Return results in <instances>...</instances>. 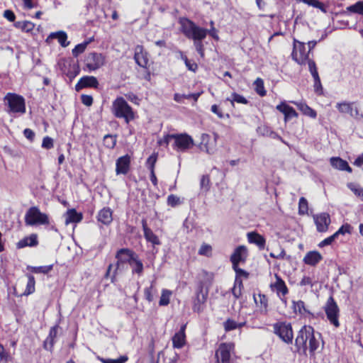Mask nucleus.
Here are the masks:
<instances>
[{
	"instance_id": "c9c22d12",
	"label": "nucleus",
	"mask_w": 363,
	"mask_h": 363,
	"mask_svg": "<svg viewBox=\"0 0 363 363\" xmlns=\"http://www.w3.org/2000/svg\"><path fill=\"white\" fill-rule=\"evenodd\" d=\"M227 100L230 101L233 106H234L235 102L241 104H248L250 103V101L244 96L237 92H233L231 94L230 98H227Z\"/></svg>"
},
{
	"instance_id": "f257e3e1",
	"label": "nucleus",
	"mask_w": 363,
	"mask_h": 363,
	"mask_svg": "<svg viewBox=\"0 0 363 363\" xmlns=\"http://www.w3.org/2000/svg\"><path fill=\"white\" fill-rule=\"evenodd\" d=\"M210 135L206 133H203L201 136V142L196 145L194 143L193 138L188 133H165L162 138L157 140V144L160 147H167L172 143V147L174 150L177 152H186L195 148L201 152L210 153L208 144L210 140Z\"/></svg>"
},
{
	"instance_id": "4468645a",
	"label": "nucleus",
	"mask_w": 363,
	"mask_h": 363,
	"mask_svg": "<svg viewBox=\"0 0 363 363\" xmlns=\"http://www.w3.org/2000/svg\"><path fill=\"white\" fill-rule=\"evenodd\" d=\"M99 86L98 79L94 76L85 75L82 77L75 84L74 89L79 92L85 88L96 89Z\"/></svg>"
},
{
	"instance_id": "37998d69",
	"label": "nucleus",
	"mask_w": 363,
	"mask_h": 363,
	"mask_svg": "<svg viewBox=\"0 0 363 363\" xmlns=\"http://www.w3.org/2000/svg\"><path fill=\"white\" fill-rule=\"evenodd\" d=\"M28 283L26 285V289L23 293L25 295H29L33 294L35 291V278L33 275L28 274Z\"/></svg>"
},
{
	"instance_id": "6ab92c4d",
	"label": "nucleus",
	"mask_w": 363,
	"mask_h": 363,
	"mask_svg": "<svg viewBox=\"0 0 363 363\" xmlns=\"http://www.w3.org/2000/svg\"><path fill=\"white\" fill-rule=\"evenodd\" d=\"M134 60L135 63L140 67L145 68L148 63L147 53L143 52L142 45H137L135 49Z\"/></svg>"
},
{
	"instance_id": "7ed1b4c3",
	"label": "nucleus",
	"mask_w": 363,
	"mask_h": 363,
	"mask_svg": "<svg viewBox=\"0 0 363 363\" xmlns=\"http://www.w3.org/2000/svg\"><path fill=\"white\" fill-rule=\"evenodd\" d=\"M111 112L116 118H123L126 123H129L135 118L133 108L123 96H117L113 101Z\"/></svg>"
},
{
	"instance_id": "4be33fe9",
	"label": "nucleus",
	"mask_w": 363,
	"mask_h": 363,
	"mask_svg": "<svg viewBox=\"0 0 363 363\" xmlns=\"http://www.w3.org/2000/svg\"><path fill=\"white\" fill-rule=\"evenodd\" d=\"M292 103L297 106L298 109L301 111L303 115L309 116L311 118H316V111L310 107L306 103L303 101H292Z\"/></svg>"
},
{
	"instance_id": "f8f14e48",
	"label": "nucleus",
	"mask_w": 363,
	"mask_h": 363,
	"mask_svg": "<svg viewBox=\"0 0 363 363\" xmlns=\"http://www.w3.org/2000/svg\"><path fill=\"white\" fill-rule=\"evenodd\" d=\"M234 349L233 343H221L216 352L218 363H230V353Z\"/></svg>"
},
{
	"instance_id": "79ce46f5",
	"label": "nucleus",
	"mask_w": 363,
	"mask_h": 363,
	"mask_svg": "<svg viewBox=\"0 0 363 363\" xmlns=\"http://www.w3.org/2000/svg\"><path fill=\"white\" fill-rule=\"evenodd\" d=\"M132 263L133 264L131 266L133 267V273H136L140 275L143 271V264L142 262L138 259L137 255H135L133 259Z\"/></svg>"
},
{
	"instance_id": "9d476101",
	"label": "nucleus",
	"mask_w": 363,
	"mask_h": 363,
	"mask_svg": "<svg viewBox=\"0 0 363 363\" xmlns=\"http://www.w3.org/2000/svg\"><path fill=\"white\" fill-rule=\"evenodd\" d=\"M186 24H189L196 32L198 33L200 38H206L209 35L216 41L219 40L218 30L216 28H210L209 29L198 26L195 22L187 17H180Z\"/></svg>"
},
{
	"instance_id": "e2e57ef3",
	"label": "nucleus",
	"mask_w": 363,
	"mask_h": 363,
	"mask_svg": "<svg viewBox=\"0 0 363 363\" xmlns=\"http://www.w3.org/2000/svg\"><path fill=\"white\" fill-rule=\"evenodd\" d=\"M349 187L356 196L360 197L363 201V189L361 186L351 184Z\"/></svg>"
},
{
	"instance_id": "0eeeda50",
	"label": "nucleus",
	"mask_w": 363,
	"mask_h": 363,
	"mask_svg": "<svg viewBox=\"0 0 363 363\" xmlns=\"http://www.w3.org/2000/svg\"><path fill=\"white\" fill-rule=\"evenodd\" d=\"M84 71L91 72L99 69L105 64V57L101 53L91 52L84 58Z\"/></svg>"
},
{
	"instance_id": "680f3d73",
	"label": "nucleus",
	"mask_w": 363,
	"mask_h": 363,
	"mask_svg": "<svg viewBox=\"0 0 363 363\" xmlns=\"http://www.w3.org/2000/svg\"><path fill=\"white\" fill-rule=\"evenodd\" d=\"M351 225L349 224L342 225L333 235L337 238L340 235H345L346 233H350Z\"/></svg>"
},
{
	"instance_id": "a18cd8bd",
	"label": "nucleus",
	"mask_w": 363,
	"mask_h": 363,
	"mask_svg": "<svg viewBox=\"0 0 363 363\" xmlns=\"http://www.w3.org/2000/svg\"><path fill=\"white\" fill-rule=\"evenodd\" d=\"M57 33L59 35L57 36V40L59 44L62 48L67 47L69 45L70 42L67 41L68 37L67 33L64 30H58Z\"/></svg>"
},
{
	"instance_id": "f03ea898",
	"label": "nucleus",
	"mask_w": 363,
	"mask_h": 363,
	"mask_svg": "<svg viewBox=\"0 0 363 363\" xmlns=\"http://www.w3.org/2000/svg\"><path fill=\"white\" fill-rule=\"evenodd\" d=\"M317 336L320 337V334L319 333L315 334L313 327L309 325L303 326L298 331L296 337V350L294 352L306 354L308 349L310 353L313 354L319 346V341Z\"/></svg>"
},
{
	"instance_id": "13d9d810",
	"label": "nucleus",
	"mask_w": 363,
	"mask_h": 363,
	"mask_svg": "<svg viewBox=\"0 0 363 363\" xmlns=\"http://www.w3.org/2000/svg\"><path fill=\"white\" fill-rule=\"evenodd\" d=\"M53 139L51 137L47 135L43 138L41 146L45 150H50L53 147Z\"/></svg>"
},
{
	"instance_id": "58836bf2",
	"label": "nucleus",
	"mask_w": 363,
	"mask_h": 363,
	"mask_svg": "<svg viewBox=\"0 0 363 363\" xmlns=\"http://www.w3.org/2000/svg\"><path fill=\"white\" fill-rule=\"evenodd\" d=\"M81 72V69L79 65L78 61L72 65V67L69 68V69L66 73L67 77L69 78V82H72V80L79 74Z\"/></svg>"
},
{
	"instance_id": "a19ab883",
	"label": "nucleus",
	"mask_w": 363,
	"mask_h": 363,
	"mask_svg": "<svg viewBox=\"0 0 363 363\" xmlns=\"http://www.w3.org/2000/svg\"><path fill=\"white\" fill-rule=\"evenodd\" d=\"M104 145L108 149H113L116 144V136L107 134L104 137Z\"/></svg>"
},
{
	"instance_id": "dca6fc26",
	"label": "nucleus",
	"mask_w": 363,
	"mask_h": 363,
	"mask_svg": "<svg viewBox=\"0 0 363 363\" xmlns=\"http://www.w3.org/2000/svg\"><path fill=\"white\" fill-rule=\"evenodd\" d=\"M276 109L281 113L284 116V121L287 122L294 117H298V114L295 108L287 104L286 101H282L276 106Z\"/></svg>"
},
{
	"instance_id": "4d7b16f0",
	"label": "nucleus",
	"mask_w": 363,
	"mask_h": 363,
	"mask_svg": "<svg viewBox=\"0 0 363 363\" xmlns=\"http://www.w3.org/2000/svg\"><path fill=\"white\" fill-rule=\"evenodd\" d=\"M181 203L180 198L176 195L170 194L167 197V204L172 207H175Z\"/></svg>"
},
{
	"instance_id": "8fccbe9b",
	"label": "nucleus",
	"mask_w": 363,
	"mask_h": 363,
	"mask_svg": "<svg viewBox=\"0 0 363 363\" xmlns=\"http://www.w3.org/2000/svg\"><path fill=\"white\" fill-rule=\"evenodd\" d=\"M308 201L304 197H301L298 202V213L300 215H305L308 213Z\"/></svg>"
},
{
	"instance_id": "39448f33",
	"label": "nucleus",
	"mask_w": 363,
	"mask_h": 363,
	"mask_svg": "<svg viewBox=\"0 0 363 363\" xmlns=\"http://www.w3.org/2000/svg\"><path fill=\"white\" fill-rule=\"evenodd\" d=\"M4 100L7 106L8 113L21 114L26 113V100L21 95L9 92L4 96Z\"/></svg>"
},
{
	"instance_id": "2eb2a0df",
	"label": "nucleus",
	"mask_w": 363,
	"mask_h": 363,
	"mask_svg": "<svg viewBox=\"0 0 363 363\" xmlns=\"http://www.w3.org/2000/svg\"><path fill=\"white\" fill-rule=\"evenodd\" d=\"M313 220L316 225V229L320 233L326 232L330 224V217L327 213H321L313 215Z\"/></svg>"
},
{
	"instance_id": "69168bd1",
	"label": "nucleus",
	"mask_w": 363,
	"mask_h": 363,
	"mask_svg": "<svg viewBox=\"0 0 363 363\" xmlns=\"http://www.w3.org/2000/svg\"><path fill=\"white\" fill-rule=\"evenodd\" d=\"M125 96L128 101L133 103L134 104H136V105L140 104V99H139L138 95H136L133 92H128L125 94Z\"/></svg>"
},
{
	"instance_id": "c85d7f7f",
	"label": "nucleus",
	"mask_w": 363,
	"mask_h": 363,
	"mask_svg": "<svg viewBox=\"0 0 363 363\" xmlns=\"http://www.w3.org/2000/svg\"><path fill=\"white\" fill-rule=\"evenodd\" d=\"M130 166V160H116V173L118 174H126Z\"/></svg>"
},
{
	"instance_id": "4c0bfd02",
	"label": "nucleus",
	"mask_w": 363,
	"mask_h": 363,
	"mask_svg": "<svg viewBox=\"0 0 363 363\" xmlns=\"http://www.w3.org/2000/svg\"><path fill=\"white\" fill-rule=\"evenodd\" d=\"M347 11L363 16V1H358L356 3L347 7Z\"/></svg>"
},
{
	"instance_id": "774afa93",
	"label": "nucleus",
	"mask_w": 363,
	"mask_h": 363,
	"mask_svg": "<svg viewBox=\"0 0 363 363\" xmlns=\"http://www.w3.org/2000/svg\"><path fill=\"white\" fill-rule=\"evenodd\" d=\"M184 64H185L186 68L188 69V70H189V71L196 72L198 69V65L195 62L191 61L189 59L184 62Z\"/></svg>"
},
{
	"instance_id": "cd10ccee",
	"label": "nucleus",
	"mask_w": 363,
	"mask_h": 363,
	"mask_svg": "<svg viewBox=\"0 0 363 363\" xmlns=\"http://www.w3.org/2000/svg\"><path fill=\"white\" fill-rule=\"evenodd\" d=\"M247 238L250 243L255 244L259 249L264 248L265 239L261 235L255 232L248 233Z\"/></svg>"
},
{
	"instance_id": "3c124183",
	"label": "nucleus",
	"mask_w": 363,
	"mask_h": 363,
	"mask_svg": "<svg viewBox=\"0 0 363 363\" xmlns=\"http://www.w3.org/2000/svg\"><path fill=\"white\" fill-rule=\"evenodd\" d=\"M157 160H147L148 167L150 169V180L154 186H157V179L155 174L154 168Z\"/></svg>"
},
{
	"instance_id": "5fc2aeb1",
	"label": "nucleus",
	"mask_w": 363,
	"mask_h": 363,
	"mask_svg": "<svg viewBox=\"0 0 363 363\" xmlns=\"http://www.w3.org/2000/svg\"><path fill=\"white\" fill-rule=\"evenodd\" d=\"M31 269L34 273L48 274L52 269V265L33 267Z\"/></svg>"
},
{
	"instance_id": "7c9ffc66",
	"label": "nucleus",
	"mask_w": 363,
	"mask_h": 363,
	"mask_svg": "<svg viewBox=\"0 0 363 363\" xmlns=\"http://www.w3.org/2000/svg\"><path fill=\"white\" fill-rule=\"evenodd\" d=\"M13 26L15 28H19L23 32L26 33L31 32L35 27V24L28 21H16L14 22Z\"/></svg>"
},
{
	"instance_id": "864d4df0",
	"label": "nucleus",
	"mask_w": 363,
	"mask_h": 363,
	"mask_svg": "<svg viewBox=\"0 0 363 363\" xmlns=\"http://www.w3.org/2000/svg\"><path fill=\"white\" fill-rule=\"evenodd\" d=\"M86 49V48L82 43L76 45L72 50L73 57H77L79 55L82 54Z\"/></svg>"
},
{
	"instance_id": "f704fd0d",
	"label": "nucleus",
	"mask_w": 363,
	"mask_h": 363,
	"mask_svg": "<svg viewBox=\"0 0 363 363\" xmlns=\"http://www.w3.org/2000/svg\"><path fill=\"white\" fill-rule=\"evenodd\" d=\"M254 90L259 96H264L267 94V91L264 88V81L262 79L258 77L254 82Z\"/></svg>"
},
{
	"instance_id": "bf43d9fd",
	"label": "nucleus",
	"mask_w": 363,
	"mask_h": 363,
	"mask_svg": "<svg viewBox=\"0 0 363 363\" xmlns=\"http://www.w3.org/2000/svg\"><path fill=\"white\" fill-rule=\"evenodd\" d=\"M23 136L30 143L35 138V133L30 128H26L23 131Z\"/></svg>"
},
{
	"instance_id": "393cba45",
	"label": "nucleus",
	"mask_w": 363,
	"mask_h": 363,
	"mask_svg": "<svg viewBox=\"0 0 363 363\" xmlns=\"http://www.w3.org/2000/svg\"><path fill=\"white\" fill-rule=\"evenodd\" d=\"M185 328L186 325H184L181 327L179 332L175 333L172 337L173 347L175 348H182L185 344Z\"/></svg>"
},
{
	"instance_id": "ea45409f",
	"label": "nucleus",
	"mask_w": 363,
	"mask_h": 363,
	"mask_svg": "<svg viewBox=\"0 0 363 363\" xmlns=\"http://www.w3.org/2000/svg\"><path fill=\"white\" fill-rule=\"evenodd\" d=\"M172 291L168 289H162L159 305L160 306H165L169 303L170 296Z\"/></svg>"
},
{
	"instance_id": "1a4fd4ad",
	"label": "nucleus",
	"mask_w": 363,
	"mask_h": 363,
	"mask_svg": "<svg viewBox=\"0 0 363 363\" xmlns=\"http://www.w3.org/2000/svg\"><path fill=\"white\" fill-rule=\"evenodd\" d=\"M135 255L133 250L128 248H121L118 250L116 255L117 262L112 279L115 277V274L118 270L123 268L124 264L129 263L130 265H132V261Z\"/></svg>"
},
{
	"instance_id": "412c9836",
	"label": "nucleus",
	"mask_w": 363,
	"mask_h": 363,
	"mask_svg": "<svg viewBox=\"0 0 363 363\" xmlns=\"http://www.w3.org/2000/svg\"><path fill=\"white\" fill-rule=\"evenodd\" d=\"M143 230L144 233V237L146 240L150 242L153 247L155 245H160L161 242L159 238L152 232V230L147 227V222L145 220H142Z\"/></svg>"
},
{
	"instance_id": "6e6552de",
	"label": "nucleus",
	"mask_w": 363,
	"mask_h": 363,
	"mask_svg": "<svg viewBox=\"0 0 363 363\" xmlns=\"http://www.w3.org/2000/svg\"><path fill=\"white\" fill-rule=\"evenodd\" d=\"M274 332L280 339L286 344H292L293 330L291 325L286 322H279L274 324Z\"/></svg>"
},
{
	"instance_id": "473e14b6",
	"label": "nucleus",
	"mask_w": 363,
	"mask_h": 363,
	"mask_svg": "<svg viewBox=\"0 0 363 363\" xmlns=\"http://www.w3.org/2000/svg\"><path fill=\"white\" fill-rule=\"evenodd\" d=\"M352 104H353V103L343 101V102L337 103L336 104V108L340 113H349L351 116H353L354 113H353Z\"/></svg>"
},
{
	"instance_id": "a211bd4d",
	"label": "nucleus",
	"mask_w": 363,
	"mask_h": 363,
	"mask_svg": "<svg viewBox=\"0 0 363 363\" xmlns=\"http://www.w3.org/2000/svg\"><path fill=\"white\" fill-rule=\"evenodd\" d=\"M247 257V248L244 245L236 247L230 256V262L233 267L239 265L240 262H245Z\"/></svg>"
},
{
	"instance_id": "f3484780",
	"label": "nucleus",
	"mask_w": 363,
	"mask_h": 363,
	"mask_svg": "<svg viewBox=\"0 0 363 363\" xmlns=\"http://www.w3.org/2000/svg\"><path fill=\"white\" fill-rule=\"evenodd\" d=\"M275 279L276 281L271 284L270 287L273 291H276L277 296L281 298V300L286 303V300L282 298L281 296H286L289 293V289L281 277L275 274Z\"/></svg>"
},
{
	"instance_id": "2f4dec72",
	"label": "nucleus",
	"mask_w": 363,
	"mask_h": 363,
	"mask_svg": "<svg viewBox=\"0 0 363 363\" xmlns=\"http://www.w3.org/2000/svg\"><path fill=\"white\" fill-rule=\"evenodd\" d=\"M211 183L208 174L202 175L200 179V194H206L211 189Z\"/></svg>"
},
{
	"instance_id": "20e7f679",
	"label": "nucleus",
	"mask_w": 363,
	"mask_h": 363,
	"mask_svg": "<svg viewBox=\"0 0 363 363\" xmlns=\"http://www.w3.org/2000/svg\"><path fill=\"white\" fill-rule=\"evenodd\" d=\"M178 23L180 25V32L184 34L188 39L193 40L194 46L195 47L196 52L199 53L201 57L203 58L205 56V48L203 40L205 38H200L199 37L198 33L196 32V30L189 24H186L184 21H183V19L181 18H179Z\"/></svg>"
},
{
	"instance_id": "09e8293b",
	"label": "nucleus",
	"mask_w": 363,
	"mask_h": 363,
	"mask_svg": "<svg viewBox=\"0 0 363 363\" xmlns=\"http://www.w3.org/2000/svg\"><path fill=\"white\" fill-rule=\"evenodd\" d=\"M293 43H295L296 48H297V50H298L301 58H304V57L306 55H310L308 52H306V48L305 43L301 42L294 38Z\"/></svg>"
},
{
	"instance_id": "ddd939ff",
	"label": "nucleus",
	"mask_w": 363,
	"mask_h": 363,
	"mask_svg": "<svg viewBox=\"0 0 363 363\" xmlns=\"http://www.w3.org/2000/svg\"><path fill=\"white\" fill-rule=\"evenodd\" d=\"M208 291H203V286H200L196 291V296L194 300L193 311L198 313L203 312L207 300Z\"/></svg>"
},
{
	"instance_id": "6e6d98bb",
	"label": "nucleus",
	"mask_w": 363,
	"mask_h": 363,
	"mask_svg": "<svg viewBox=\"0 0 363 363\" xmlns=\"http://www.w3.org/2000/svg\"><path fill=\"white\" fill-rule=\"evenodd\" d=\"M314 81V91L318 95H323V87L322 86L321 80L320 77L313 79Z\"/></svg>"
},
{
	"instance_id": "b1692460",
	"label": "nucleus",
	"mask_w": 363,
	"mask_h": 363,
	"mask_svg": "<svg viewBox=\"0 0 363 363\" xmlns=\"http://www.w3.org/2000/svg\"><path fill=\"white\" fill-rule=\"evenodd\" d=\"M66 225L72 223H79L82 220V214L78 213L74 208L69 209L64 215Z\"/></svg>"
},
{
	"instance_id": "de8ad7c7",
	"label": "nucleus",
	"mask_w": 363,
	"mask_h": 363,
	"mask_svg": "<svg viewBox=\"0 0 363 363\" xmlns=\"http://www.w3.org/2000/svg\"><path fill=\"white\" fill-rule=\"evenodd\" d=\"M245 325V323H238L233 320L228 319L224 323V328L226 331H230L238 328H241Z\"/></svg>"
},
{
	"instance_id": "052dcab7",
	"label": "nucleus",
	"mask_w": 363,
	"mask_h": 363,
	"mask_svg": "<svg viewBox=\"0 0 363 363\" xmlns=\"http://www.w3.org/2000/svg\"><path fill=\"white\" fill-rule=\"evenodd\" d=\"M211 111L216 114L219 118H223L225 116H226L228 118H230V115L228 113H226L225 115L222 112L220 107L217 104H213L211 106Z\"/></svg>"
},
{
	"instance_id": "338daca9",
	"label": "nucleus",
	"mask_w": 363,
	"mask_h": 363,
	"mask_svg": "<svg viewBox=\"0 0 363 363\" xmlns=\"http://www.w3.org/2000/svg\"><path fill=\"white\" fill-rule=\"evenodd\" d=\"M3 16L9 22H16V14L11 9H6L3 13Z\"/></svg>"
},
{
	"instance_id": "423d86ee",
	"label": "nucleus",
	"mask_w": 363,
	"mask_h": 363,
	"mask_svg": "<svg viewBox=\"0 0 363 363\" xmlns=\"http://www.w3.org/2000/svg\"><path fill=\"white\" fill-rule=\"evenodd\" d=\"M25 223L27 225H48L49 218L46 213L40 212L36 206L30 207L25 215Z\"/></svg>"
},
{
	"instance_id": "a878e982",
	"label": "nucleus",
	"mask_w": 363,
	"mask_h": 363,
	"mask_svg": "<svg viewBox=\"0 0 363 363\" xmlns=\"http://www.w3.org/2000/svg\"><path fill=\"white\" fill-rule=\"evenodd\" d=\"M322 259V255L318 251H310L305 255L303 262L308 265L315 266Z\"/></svg>"
},
{
	"instance_id": "5701e85b",
	"label": "nucleus",
	"mask_w": 363,
	"mask_h": 363,
	"mask_svg": "<svg viewBox=\"0 0 363 363\" xmlns=\"http://www.w3.org/2000/svg\"><path fill=\"white\" fill-rule=\"evenodd\" d=\"M38 241L37 235L31 234L30 235L25 237L19 240L16 244V247L18 249H21L26 247H35L38 245Z\"/></svg>"
},
{
	"instance_id": "72a5a7b5",
	"label": "nucleus",
	"mask_w": 363,
	"mask_h": 363,
	"mask_svg": "<svg viewBox=\"0 0 363 363\" xmlns=\"http://www.w3.org/2000/svg\"><path fill=\"white\" fill-rule=\"evenodd\" d=\"M330 165L335 169L352 172V168L349 166L347 160H330Z\"/></svg>"
},
{
	"instance_id": "e433bc0d",
	"label": "nucleus",
	"mask_w": 363,
	"mask_h": 363,
	"mask_svg": "<svg viewBox=\"0 0 363 363\" xmlns=\"http://www.w3.org/2000/svg\"><path fill=\"white\" fill-rule=\"evenodd\" d=\"M293 310L295 313H298L301 315H305L306 313H310V312L305 307V303L303 301H293Z\"/></svg>"
},
{
	"instance_id": "0e129e2a",
	"label": "nucleus",
	"mask_w": 363,
	"mask_h": 363,
	"mask_svg": "<svg viewBox=\"0 0 363 363\" xmlns=\"http://www.w3.org/2000/svg\"><path fill=\"white\" fill-rule=\"evenodd\" d=\"M80 99L82 103L86 106H91L94 102V99L91 95L82 94Z\"/></svg>"
},
{
	"instance_id": "603ef678",
	"label": "nucleus",
	"mask_w": 363,
	"mask_h": 363,
	"mask_svg": "<svg viewBox=\"0 0 363 363\" xmlns=\"http://www.w3.org/2000/svg\"><path fill=\"white\" fill-rule=\"evenodd\" d=\"M98 359L102 363H125L128 360V357L126 356H121L119 358L116 359H104L102 357H98Z\"/></svg>"
},
{
	"instance_id": "49530a36",
	"label": "nucleus",
	"mask_w": 363,
	"mask_h": 363,
	"mask_svg": "<svg viewBox=\"0 0 363 363\" xmlns=\"http://www.w3.org/2000/svg\"><path fill=\"white\" fill-rule=\"evenodd\" d=\"M306 62L308 63V69L313 78L315 79L319 77L320 76L318 72V68L315 62L313 60L310 59V57H308V60H306Z\"/></svg>"
},
{
	"instance_id": "bb28decb",
	"label": "nucleus",
	"mask_w": 363,
	"mask_h": 363,
	"mask_svg": "<svg viewBox=\"0 0 363 363\" xmlns=\"http://www.w3.org/2000/svg\"><path fill=\"white\" fill-rule=\"evenodd\" d=\"M99 222L108 225L113 220L112 211L109 208H102L97 215Z\"/></svg>"
},
{
	"instance_id": "aec40b11",
	"label": "nucleus",
	"mask_w": 363,
	"mask_h": 363,
	"mask_svg": "<svg viewBox=\"0 0 363 363\" xmlns=\"http://www.w3.org/2000/svg\"><path fill=\"white\" fill-rule=\"evenodd\" d=\"M257 132L259 135L264 137H269L273 139H277L284 144L289 145V144L275 131L267 125H260L257 128Z\"/></svg>"
},
{
	"instance_id": "c03bdc74",
	"label": "nucleus",
	"mask_w": 363,
	"mask_h": 363,
	"mask_svg": "<svg viewBox=\"0 0 363 363\" xmlns=\"http://www.w3.org/2000/svg\"><path fill=\"white\" fill-rule=\"evenodd\" d=\"M291 58L294 60L297 64L300 65H305L306 63V60H308V55H306L304 58L299 59L297 57V48H296L295 43H293V50L291 54Z\"/></svg>"
},
{
	"instance_id": "9b49d317",
	"label": "nucleus",
	"mask_w": 363,
	"mask_h": 363,
	"mask_svg": "<svg viewBox=\"0 0 363 363\" xmlns=\"http://www.w3.org/2000/svg\"><path fill=\"white\" fill-rule=\"evenodd\" d=\"M324 309L330 323L336 328L339 327V308L333 296L329 297L324 306Z\"/></svg>"
},
{
	"instance_id": "c756f323",
	"label": "nucleus",
	"mask_w": 363,
	"mask_h": 363,
	"mask_svg": "<svg viewBox=\"0 0 363 363\" xmlns=\"http://www.w3.org/2000/svg\"><path fill=\"white\" fill-rule=\"evenodd\" d=\"M155 281L151 282V285L149 287H146L144 289V296L145 298L149 302L151 303L155 300V296L157 294V290L155 286Z\"/></svg>"
}]
</instances>
